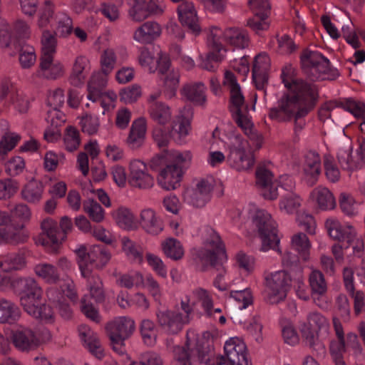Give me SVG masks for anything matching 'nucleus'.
Returning <instances> with one entry per match:
<instances>
[{
	"label": "nucleus",
	"mask_w": 365,
	"mask_h": 365,
	"mask_svg": "<svg viewBox=\"0 0 365 365\" xmlns=\"http://www.w3.org/2000/svg\"><path fill=\"white\" fill-rule=\"evenodd\" d=\"M281 77L288 93L279 101L278 108L270 110V117L278 120H287L293 116L295 118L304 116L317 99L316 86L299 81L292 66H287L282 69Z\"/></svg>",
	"instance_id": "1"
},
{
	"label": "nucleus",
	"mask_w": 365,
	"mask_h": 365,
	"mask_svg": "<svg viewBox=\"0 0 365 365\" xmlns=\"http://www.w3.org/2000/svg\"><path fill=\"white\" fill-rule=\"evenodd\" d=\"M229 217L234 225L240 227L249 222L257 228L261 240L260 250L267 252L269 250L278 249L279 238L277 235L276 222L270 214L264 210H259L255 205L249 204L242 210L234 209L229 212Z\"/></svg>",
	"instance_id": "2"
},
{
	"label": "nucleus",
	"mask_w": 365,
	"mask_h": 365,
	"mask_svg": "<svg viewBox=\"0 0 365 365\" xmlns=\"http://www.w3.org/2000/svg\"><path fill=\"white\" fill-rule=\"evenodd\" d=\"M212 297L206 289L197 288L185 294L181 300L184 312L178 310H161L157 313V318L161 327L169 334H177L184 325L190 322V314L193 308L200 304L208 314H212Z\"/></svg>",
	"instance_id": "3"
},
{
	"label": "nucleus",
	"mask_w": 365,
	"mask_h": 365,
	"mask_svg": "<svg viewBox=\"0 0 365 365\" xmlns=\"http://www.w3.org/2000/svg\"><path fill=\"white\" fill-rule=\"evenodd\" d=\"M218 336V331L213 329L199 334L195 330L187 332L185 349L184 347L177 346L174 349V359L173 365H198L204 360L207 353L215 338Z\"/></svg>",
	"instance_id": "4"
},
{
	"label": "nucleus",
	"mask_w": 365,
	"mask_h": 365,
	"mask_svg": "<svg viewBox=\"0 0 365 365\" xmlns=\"http://www.w3.org/2000/svg\"><path fill=\"white\" fill-rule=\"evenodd\" d=\"M249 41L248 34L242 29L235 27L222 31L217 26H212L207 33V45L210 51L207 61H222L227 51L225 45L245 48L248 46Z\"/></svg>",
	"instance_id": "5"
},
{
	"label": "nucleus",
	"mask_w": 365,
	"mask_h": 365,
	"mask_svg": "<svg viewBox=\"0 0 365 365\" xmlns=\"http://www.w3.org/2000/svg\"><path fill=\"white\" fill-rule=\"evenodd\" d=\"M36 25L38 29L54 27L60 38H68L73 33V19L65 9H60L51 0H46L38 8Z\"/></svg>",
	"instance_id": "6"
},
{
	"label": "nucleus",
	"mask_w": 365,
	"mask_h": 365,
	"mask_svg": "<svg viewBox=\"0 0 365 365\" xmlns=\"http://www.w3.org/2000/svg\"><path fill=\"white\" fill-rule=\"evenodd\" d=\"M23 289L20 293L21 304L34 318L45 322H52L53 313L51 307L42 304V289L32 278L21 281Z\"/></svg>",
	"instance_id": "7"
},
{
	"label": "nucleus",
	"mask_w": 365,
	"mask_h": 365,
	"mask_svg": "<svg viewBox=\"0 0 365 365\" xmlns=\"http://www.w3.org/2000/svg\"><path fill=\"white\" fill-rule=\"evenodd\" d=\"M192 109L189 107H183L178 110V114L166 128L163 130L160 127L155 128L153 131V138L158 145L160 148L165 146L173 133L176 134L180 140L189 135L192 130Z\"/></svg>",
	"instance_id": "8"
},
{
	"label": "nucleus",
	"mask_w": 365,
	"mask_h": 365,
	"mask_svg": "<svg viewBox=\"0 0 365 365\" xmlns=\"http://www.w3.org/2000/svg\"><path fill=\"white\" fill-rule=\"evenodd\" d=\"M108 84V77L99 72H95L91 76L87 85V98L92 101H100L103 108V115L111 112L115 107L117 94L112 90L104 91Z\"/></svg>",
	"instance_id": "9"
},
{
	"label": "nucleus",
	"mask_w": 365,
	"mask_h": 365,
	"mask_svg": "<svg viewBox=\"0 0 365 365\" xmlns=\"http://www.w3.org/2000/svg\"><path fill=\"white\" fill-rule=\"evenodd\" d=\"M11 215L6 211L0 210V245L6 243H19L26 240L27 235L11 234L6 226L11 222V217L20 222L29 221L31 216L29 207L24 204H18L11 210Z\"/></svg>",
	"instance_id": "10"
},
{
	"label": "nucleus",
	"mask_w": 365,
	"mask_h": 365,
	"mask_svg": "<svg viewBox=\"0 0 365 365\" xmlns=\"http://www.w3.org/2000/svg\"><path fill=\"white\" fill-rule=\"evenodd\" d=\"M229 154L227 160L230 165L237 171H248L252 168L255 159L250 150V143L240 136L230 139Z\"/></svg>",
	"instance_id": "11"
},
{
	"label": "nucleus",
	"mask_w": 365,
	"mask_h": 365,
	"mask_svg": "<svg viewBox=\"0 0 365 365\" xmlns=\"http://www.w3.org/2000/svg\"><path fill=\"white\" fill-rule=\"evenodd\" d=\"M77 262L82 277H90L93 268H101L110 259V253L98 246H92L89 251L81 245L76 250Z\"/></svg>",
	"instance_id": "12"
},
{
	"label": "nucleus",
	"mask_w": 365,
	"mask_h": 365,
	"mask_svg": "<svg viewBox=\"0 0 365 365\" xmlns=\"http://www.w3.org/2000/svg\"><path fill=\"white\" fill-rule=\"evenodd\" d=\"M325 227L329 235L339 241H346L352 247L353 252L360 255L364 250V242L357 235L356 230L349 223L341 224L336 218L329 217L325 222Z\"/></svg>",
	"instance_id": "13"
},
{
	"label": "nucleus",
	"mask_w": 365,
	"mask_h": 365,
	"mask_svg": "<svg viewBox=\"0 0 365 365\" xmlns=\"http://www.w3.org/2000/svg\"><path fill=\"white\" fill-rule=\"evenodd\" d=\"M135 328V322L128 317H119L110 322L106 329L113 350L120 355L125 354V340L130 337Z\"/></svg>",
	"instance_id": "14"
},
{
	"label": "nucleus",
	"mask_w": 365,
	"mask_h": 365,
	"mask_svg": "<svg viewBox=\"0 0 365 365\" xmlns=\"http://www.w3.org/2000/svg\"><path fill=\"white\" fill-rule=\"evenodd\" d=\"M5 334L11 337L14 346L21 351L35 349L51 338L50 332L47 329H43L41 333H35L31 329L23 327H16L14 330L7 329Z\"/></svg>",
	"instance_id": "15"
},
{
	"label": "nucleus",
	"mask_w": 365,
	"mask_h": 365,
	"mask_svg": "<svg viewBox=\"0 0 365 365\" xmlns=\"http://www.w3.org/2000/svg\"><path fill=\"white\" fill-rule=\"evenodd\" d=\"M265 299L270 304H277L287 297L291 278L284 270L271 272L265 277Z\"/></svg>",
	"instance_id": "16"
},
{
	"label": "nucleus",
	"mask_w": 365,
	"mask_h": 365,
	"mask_svg": "<svg viewBox=\"0 0 365 365\" xmlns=\"http://www.w3.org/2000/svg\"><path fill=\"white\" fill-rule=\"evenodd\" d=\"M88 282V293L84 295L81 300V310L83 313L95 322L101 321V316L97 309H96L90 299L96 303H101L105 299V294L103 287V283L101 279L96 275L91 274Z\"/></svg>",
	"instance_id": "17"
},
{
	"label": "nucleus",
	"mask_w": 365,
	"mask_h": 365,
	"mask_svg": "<svg viewBox=\"0 0 365 365\" xmlns=\"http://www.w3.org/2000/svg\"><path fill=\"white\" fill-rule=\"evenodd\" d=\"M155 182V178L145 162L140 159H133L129 162L128 183L131 187L148 190L154 187Z\"/></svg>",
	"instance_id": "18"
},
{
	"label": "nucleus",
	"mask_w": 365,
	"mask_h": 365,
	"mask_svg": "<svg viewBox=\"0 0 365 365\" xmlns=\"http://www.w3.org/2000/svg\"><path fill=\"white\" fill-rule=\"evenodd\" d=\"M311 242L304 233L294 234L291 238V248L297 252L292 254L290 251H285L282 255V262L284 267L298 263L299 261H307L310 256Z\"/></svg>",
	"instance_id": "19"
},
{
	"label": "nucleus",
	"mask_w": 365,
	"mask_h": 365,
	"mask_svg": "<svg viewBox=\"0 0 365 365\" xmlns=\"http://www.w3.org/2000/svg\"><path fill=\"white\" fill-rule=\"evenodd\" d=\"M213 187L211 178L199 179L193 187H188L184 191L183 200L192 207H202L210 200Z\"/></svg>",
	"instance_id": "20"
},
{
	"label": "nucleus",
	"mask_w": 365,
	"mask_h": 365,
	"mask_svg": "<svg viewBox=\"0 0 365 365\" xmlns=\"http://www.w3.org/2000/svg\"><path fill=\"white\" fill-rule=\"evenodd\" d=\"M200 256L212 264H222L227 261L225 245L219 235L214 230H210L209 238L205 240Z\"/></svg>",
	"instance_id": "21"
},
{
	"label": "nucleus",
	"mask_w": 365,
	"mask_h": 365,
	"mask_svg": "<svg viewBox=\"0 0 365 365\" xmlns=\"http://www.w3.org/2000/svg\"><path fill=\"white\" fill-rule=\"evenodd\" d=\"M47 296L63 318L68 319L71 317V310L65 298L66 296L71 301H76L77 299L74 284L71 280H66L63 287H62V292L51 288L47 291Z\"/></svg>",
	"instance_id": "22"
},
{
	"label": "nucleus",
	"mask_w": 365,
	"mask_h": 365,
	"mask_svg": "<svg viewBox=\"0 0 365 365\" xmlns=\"http://www.w3.org/2000/svg\"><path fill=\"white\" fill-rule=\"evenodd\" d=\"M329 326L327 319L317 312L310 313L307 321L301 324L300 331L306 343L314 347L318 342V334L320 330Z\"/></svg>",
	"instance_id": "23"
},
{
	"label": "nucleus",
	"mask_w": 365,
	"mask_h": 365,
	"mask_svg": "<svg viewBox=\"0 0 365 365\" xmlns=\"http://www.w3.org/2000/svg\"><path fill=\"white\" fill-rule=\"evenodd\" d=\"M184 175L183 170L177 165L168 164L157 175L158 186L167 191L175 190L180 185Z\"/></svg>",
	"instance_id": "24"
},
{
	"label": "nucleus",
	"mask_w": 365,
	"mask_h": 365,
	"mask_svg": "<svg viewBox=\"0 0 365 365\" xmlns=\"http://www.w3.org/2000/svg\"><path fill=\"white\" fill-rule=\"evenodd\" d=\"M224 350L228 363L227 365L245 364L250 361L248 359L245 342L239 337H230L224 346Z\"/></svg>",
	"instance_id": "25"
},
{
	"label": "nucleus",
	"mask_w": 365,
	"mask_h": 365,
	"mask_svg": "<svg viewBox=\"0 0 365 365\" xmlns=\"http://www.w3.org/2000/svg\"><path fill=\"white\" fill-rule=\"evenodd\" d=\"M78 335L84 348L94 357L101 360L106 356L104 348L96 332L86 325H81Z\"/></svg>",
	"instance_id": "26"
},
{
	"label": "nucleus",
	"mask_w": 365,
	"mask_h": 365,
	"mask_svg": "<svg viewBox=\"0 0 365 365\" xmlns=\"http://www.w3.org/2000/svg\"><path fill=\"white\" fill-rule=\"evenodd\" d=\"M333 325L337 340L333 339L330 341L329 346L330 356L334 365H346L343 358L346 350L343 327L336 317L333 319Z\"/></svg>",
	"instance_id": "27"
},
{
	"label": "nucleus",
	"mask_w": 365,
	"mask_h": 365,
	"mask_svg": "<svg viewBox=\"0 0 365 365\" xmlns=\"http://www.w3.org/2000/svg\"><path fill=\"white\" fill-rule=\"evenodd\" d=\"M309 201L314 208L320 211L332 210L336 202L333 193L326 187L317 186L312 190Z\"/></svg>",
	"instance_id": "28"
},
{
	"label": "nucleus",
	"mask_w": 365,
	"mask_h": 365,
	"mask_svg": "<svg viewBox=\"0 0 365 365\" xmlns=\"http://www.w3.org/2000/svg\"><path fill=\"white\" fill-rule=\"evenodd\" d=\"M177 12L178 19L182 26H187L195 36L200 33L197 11L192 1L182 2L178 6Z\"/></svg>",
	"instance_id": "29"
},
{
	"label": "nucleus",
	"mask_w": 365,
	"mask_h": 365,
	"mask_svg": "<svg viewBox=\"0 0 365 365\" xmlns=\"http://www.w3.org/2000/svg\"><path fill=\"white\" fill-rule=\"evenodd\" d=\"M41 229L43 234L39 243L48 252H56L61 245L56 222L51 218H46L41 222Z\"/></svg>",
	"instance_id": "30"
},
{
	"label": "nucleus",
	"mask_w": 365,
	"mask_h": 365,
	"mask_svg": "<svg viewBox=\"0 0 365 365\" xmlns=\"http://www.w3.org/2000/svg\"><path fill=\"white\" fill-rule=\"evenodd\" d=\"M140 65L145 70L152 73L159 69L163 73L165 68L170 66L169 61L165 55L157 52L155 55L148 49L143 48L138 57Z\"/></svg>",
	"instance_id": "31"
},
{
	"label": "nucleus",
	"mask_w": 365,
	"mask_h": 365,
	"mask_svg": "<svg viewBox=\"0 0 365 365\" xmlns=\"http://www.w3.org/2000/svg\"><path fill=\"white\" fill-rule=\"evenodd\" d=\"M110 215L115 224L121 230L132 231L138 228V221L135 213L127 206H118Z\"/></svg>",
	"instance_id": "32"
},
{
	"label": "nucleus",
	"mask_w": 365,
	"mask_h": 365,
	"mask_svg": "<svg viewBox=\"0 0 365 365\" xmlns=\"http://www.w3.org/2000/svg\"><path fill=\"white\" fill-rule=\"evenodd\" d=\"M270 58L267 54L261 53L255 58L252 68V79L257 89H263L268 79Z\"/></svg>",
	"instance_id": "33"
},
{
	"label": "nucleus",
	"mask_w": 365,
	"mask_h": 365,
	"mask_svg": "<svg viewBox=\"0 0 365 365\" xmlns=\"http://www.w3.org/2000/svg\"><path fill=\"white\" fill-rule=\"evenodd\" d=\"M138 227L147 233L153 235H159L163 230V224L156 212L151 208L143 209L139 215Z\"/></svg>",
	"instance_id": "34"
},
{
	"label": "nucleus",
	"mask_w": 365,
	"mask_h": 365,
	"mask_svg": "<svg viewBox=\"0 0 365 365\" xmlns=\"http://www.w3.org/2000/svg\"><path fill=\"white\" fill-rule=\"evenodd\" d=\"M231 109L235 113V118L237 125L242 128L246 135L250 136L252 140H255V142L253 143V144H255L256 149H259L262 144V137L261 135L253 133V124L250 118L242 113L244 110H246L245 102L240 108L233 107L231 105Z\"/></svg>",
	"instance_id": "35"
},
{
	"label": "nucleus",
	"mask_w": 365,
	"mask_h": 365,
	"mask_svg": "<svg viewBox=\"0 0 365 365\" xmlns=\"http://www.w3.org/2000/svg\"><path fill=\"white\" fill-rule=\"evenodd\" d=\"M162 34L161 26L155 21H147L138 27L133 34V39L141 44H149Z\"/></svg>",
	"instance_id": "36"
},
{
	"label": "nucleus",
	"mask_w": 365,
	"mask_h": 365,
	"mask_svg": "<svg viewBox=\"0 0 365 365\" xmlns=\"http://www.w3.org/2000/svg\"><path fill=\"white\" fill-rule=\"evenodd\" d=\"M321 173V159L315 152H309L306 155L303 167L302 179L307 184L312 186L315 184Z\"/></svg>",
	"instance_id": "37"
},
{
	"label": "nucleus",
	"mask_w": 365,
	"mask_h": 365,
	"mask_svg": "<svg viewBox=\"0 0 365 365\" xmlns=\"http://www.w3.org/2000/svg\"><path fill=\"white\" fill-rule=\"evenodd\" d=\"M309 283L314 302L317 306L324 307L325 304L322 298L327 292V284L323 274L313 269L309 277Z\"/></svg>",
	"instance_id": "38"
},
{
	"label": "nucleus",
	"mask_w": 365,
	"mask_h": 365,
	"mask_svg": "<svg viewBox=\"0 0 365 365\" xmlns=\"http://www.w3.org/2000/svg\"><path fill=\"white\" fill-rule=\"evenodd\" d=\"M148 112L152 120L158 125L163 126V130L169 126L173 118L171 107L164 102L158 101L152 103Z\"/></svg>",
	"instance_id": "39"
},
{
	"label": "nucleus",
	"mask_w": 365,
	"mask_h": 365,
	"mask_svg": "<svg viewBox=\"0 0 365 365\" xmlns=\"http://www.w3.org/2000/svg\"><path fill=\"white\" fill-rule=\"evenodd\" d=\"M161 74L163 95L167 100H172L177 95L180 83V73L178 71L170 70L168 66Z\"/></svg>",
	"instance_id": "40"
},
{
	"label": "nucleus",
	"mask_w": 365,
	"mask_h": 365,
	"mask_svg": "<svg viewBox=\"0 0 365 365\" xmlns=\"http://www.w3.org/2000/svg\"><path fill=\"white\" fill-rule=\"evenodd\" d=\"M63 63L54 58L53 56L41 57L40 72L47 79L55 80L64 74Z\"/></svg>",
	"instance_id": "41"
},
{
	"label": "nucleus",
	"mask_w": 365,
	"mask_h": 365,
	"mask_svg": "<svg viewBox=\"0 0 365 365\" xmlns=\"http://www.w3.org/2000/svg\"><path fill=\"white\" fill-rule=\"evenodd\" d=\"M90 69V61L86 56L76 57L69 76L71 84L79 86L83 84L86 78V72Z\"/></svg>",
	"instance_id": "42"
},
{
	"label": "nucleus",
	"mask_w": 365,
	"mask_h": 365,
	"mask_svg": "<svg viewBox=\"0 0 365 365\" xmlns=\"http://www.w3.org/2000/svg\"><path fill=\"white\" fill-rule=\"evenodd\" d=\"M223 86L230 91L231 105L240 108L245 102V97L236 76L230 71L224 73Z\"/></svg>",
	"instance_id": "43"
},
{
	"label": "nucleus",
	"mask_w": 365,
	"mask_h": 365,
	"mask_svg": "<svg viewBox=\"0 0 365 365\" xmlns=\"http://www.w3.org/2000/svg\"><path fill=\"white\" fill-rule=\"evenodd\" d=\"M206 87L202 83L185 85L180 93L182 96L197 106H203L206 102Z\"/></svg>",
	"instance_id": "44"
},
{
	"label": "nucleus",
	"mask_w": 365,
	"mask_h": 365,
	"mask_svg": "<svg viewBox=\"0 0 365 365\" xmlns=\"http://www.w3.org/2000/svg\"><path fill=\"white\" fill-rule=\"evenodd\" d=\"M146 120L140 118L134 120L132 123L127 143L132 148L140 147L145 138Z\"/></svg>",
	"instance_id": "45"
},
{
	"label": "nucleus",
	"mask_w": 365,
	"mask_h": 365,
	"mask_svg": "<svg viewBox=\"0 0 365 365\" xmlns=\"http://www.w3.org/2000/svg\"><path fill=\"white\" fill-rule=\"evenodd\" d=\"M303 202L302 197L296 192L282 195L279 201V210L283 214L291 215L298 212Z\"/></svg>",
	"instance_id": "46"
},
{
	"label": "nucleus",
	"mask_w": 365,
	"mask_h": 365,
	"mask_svg": "<svg viewBox=\"0 0 365 365\" xmlns=\"http://www.w3.org/2000/svg\"><path fill=\"white\" fill-rule=\"evenodd\" d=\"M21 317L19 307L9 300L0 299V323L14 324Z\"/></svg>",
	"instance_id": "47"
},
{
	"label": "nucleus",
	"mask_w": 365,
	"mask_h": 365,
	"mask_svg": "<svg viewBox=\"0 0 365 365\" xmlns=\"http://www.w3.org/2000/svg\"><path fill=\"white\" fill-rule=\"evenodd\" d=\"M351 142L347 140L346 143L340 147L337 152V158L342 168L348 170H359V163L353 158Z\"/></svg>",
	"instance_id": "48"
},
{
	"label": "nucleus",
	"mask_w": 365,
	"mask_h": 365,
	"mask_svg": "<svg viewBox=\"0 0 365 365\" xmlns=\"http://www.w3.org/2000/svg\"><path fill=\"white\" fill-rule=\"evenodd\" d=\"M7 130L6 122L0 123V155H4L12 150L20 140L18 134L4 132Z\"/></svg>",
	"instance_id": "49"
},
{
	"label": "nucleus",
	"mask_w": 365,
	"mask_h": 365,
	"mask_svg": "<svg viewBox=\"0 0 365 365\" xmlns=\"http://www.w3.org/2000/svg\"><path fill=\"white\" fill-rule=\"evenodd\" d=\"M140 332L142 341L147 346H153L157 342L158 330V327L150 319H143L140 325Z\"/></svg>",
	"instance_id": "50"
},
{
	"label": "nucleus",
	"mask_w": 365,
	"mask_h": 365,
	"mask_svg": "<svg viewBox=\"0 0 365 365\" xmlns=\"http://www.w3.org/2000/svg\"><path fill=\"white\" fill-rule=\"evenodd\" d=\"M123 4V0H108L101 4L100 11L110 22H115L120 17Z\"/></svg>",
	"instance_id": "51"
},
{
	"label": "nucleus",
	"mask_w": 365,
	"mask_h": 365,
	"mask_svg": "<svg viewBox=\"0 0 365 365\" xmlns=\"http://www.w3.org/2000/svg\"><path fill=\"white\" fill-rule=\"evenodd\" d=\"M162 251L164 255L173 260L182 259L185 250L181 242L173 237L168 238L161 243Z\"/></svg>",
	"instance_id": "52"
},
{
	"label": "nucleus",
	"mask_w": 365,
	"mask_h": 365,
	"mask_svg": "<svg viewBox=\"0 0 365 365\" xmlns=\"http://www.w3.org/2000/svg\"><path fill=\"white\" fill-rule=\"evenodd\" d=\"M43 185L37 180H31L29 182L21 191L22 197L27 202L31 203H36L39 202L43 196Z\"/></svg>",
	"instance_id": "53"
},
{
	"label": "nucleus",
	"mask_w": 365,
	"mask_h": 365,
	"mask_svg": "<svg viewBox=\"0 0 365 365\" xmlns=\"http://www.w3.org/2000/svg\"><path fill=\"white\" fill-rule=\"evenodd\" d=\"M41 29L43 30L41 37V56H54L57 48V35L48 28Z\"/></svg>",
	"instance_id": "54"
},
{
	"label": "nucleus",
	"mask_w": 365,
	"mask_h": 365,
	"mask_svg": "<svg viewBox=\"0 0 365 365\" xmlns=\"http://www.w3.org/2000/svg\"><path fill=\"white\" fill-rule=\"evenodd\" d=\"M169 160L173 163L172 165H177L183 170L187 169L191 164L192 160V154L190 150H168Z\"/></svg>",
	"instance_id": "55"
},
{
	"label": "nucleus",
	"mask_w": 365,
	"mask_h": 365,
	"mask_svg": "<svg viewBox=\"0 0 365 365\" xmlns=\"http://www.w3.org/2000/svg\"><path fill=\"white\" fill-rule=\"evenodd\" d=\"M339 204L342 212L346 215L354 216L359 212L360 203L349 193H341Z\"/></svg>",
	"instance_id": "56"
},
{
	"label": "nucleus",
	"mask_w": 365,
	"mask_h": 365,
	"mask_svg": "<svg viewBox=\"0 0 365 365\" xmlns=\"http://www.w3.org/2000/svg\"><path fill=\"white\" fill-rule=\"evenodd\" d=\"M34 272L38 277L49 284L56 283L59 278L56 268L50 264H38L35 266Z\"/></svg>",
	"instance_id": "57"
},
{
	"label": "nucleus",
	"mask_w": 365,
	"mask_h": 365,
	"mask_svg": "<svg viewBox=\"0 0 365 365\" xmlns=\"http://www.w3.org/2000/svg\"><path fill=\"white\" fill-rule=\"evenodd\" d=\"M235 264L241 272L245 275L251 274L255 269V259L243 251H239L235 256Z\"/></svg>",
	"instance_id": "58"
},
{
	"label": "nucleus",
	"mask_w": 365,
	"mask_h": 365,
	"mask_svg": "<svg viewBox=\"0 0 365 365\" xmlns=\"http://www.w3.org/2000/svg\"><path fill=\"white\" fill-rule=\"evenodd\" d=\"M121 244L122 251L129 260L137 264L143 262V254L134 242L128 237H124L121 240Z\"/></svg>",
	"instance_id": "59"
},
{
	"label": "nucleus",
	"mask_w": 365,
	"mask_h": 365,
	"mask_svg": "<svg viewBox=\"0 0 365 365\" xmlns=\"http://www.w3.org/2000/svg\"><path fill=\"white\" fill-rule=\"evenodd\" d=\"M118 57L112 48L105 49L100 56V66L103 76L107 77L114 69Z\"/></svg>",
	"instance_id": "60"
},
{
	"label": "nucleus",
	"mask_w": 365,
	"mask_h": 365,
	"mask_svg": "<svg viewBox=\"0 0 365 365\" xmlns=\"http://www.w3.org/2000/svg\"><path fill=\"white\" fill-rule=\"evenodd\" d=\"M83 210L95 222H101L105 219V210L93 200L88 199L83 202Z\"/></svg>",
	"instance_id": "61"
},
{
	"label": "nucleus",
	"mask_w": 365,
	"mask_h": 365,
	"mask_svg": "<svg viewBox=\"0 0 365 365\" xmlns=\"http://www.w3.org/2000/svg\"><path fill=\"white\" fill-rule=\"evenodd\" d=\"M142 95V88L138 84H133L125 87L119 92L120 101L125 104L135 103L141 98Z\"/></svg>",
	"instance_id": "62"
},
{
	"label": "nucleus",
	"mask_w": 365,
	"mask_h": 365,
	"mask_svg": "<svg viewBox=\"0 0 365 365\" xmlns=\"http://www.w3.org/2000/svg\"><path fill=\"white\" fill-rule=\"evenodd\" d=\"M80 125L84 133L89 135H95L101 125L99 117L86 113L81 117Z\"/></svg>",
	"instance_id": "63"
},
{
	"label": "nucleus",
	"mask_w": 365,
	"mask_h": 365,
	"mask_svg": "<svg viewBox=\"0 0 365 365\" xmlns=\"http://www.w3.org/2000/svg\"><path fill=\"white\" fill-rule=\"evenodd\" d=\"M343 108L356 118L360 120L361 125L365 124V104L364 103L349 98L343 103Z\"/></svg>",
	"instance_id": "64"
}]
</instances>
